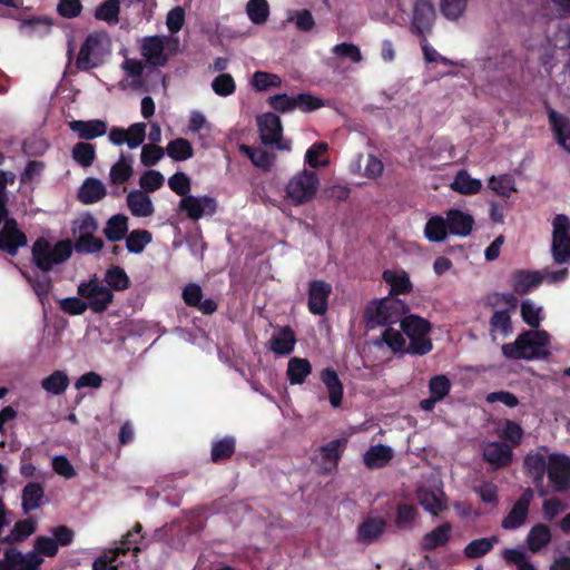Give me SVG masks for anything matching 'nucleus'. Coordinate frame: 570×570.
Here are the masks:
<instances>
[{
    "instance_id": "nucleus-19",
    "label": "nucleus",
    "mask_w": 570,
    "mask_h": 570,
    "mask_svg": "<svg viewBox=\"0 0 570 570\" xmlns=\"http://www.w3.org/2000/svg\"><path fill=\"white\" fill-rule=\"evenodd\" d=\"M101 47V37L98 33H90L82 42L77 60L76 67L81 71L98 67V62L94 61Z\"/></svg>"
},
{
    "instance_id": "nucleus-56",
    "label": "nucleus",
    "mask_w": 570,
    "mask_h": 570,
    "mask_svg": "<svg viewBox=\"0 0 570 570\" xmlns=\"http://www.w3.org/2000/svg\"><path fill=\"white\" fill-rule=\"evenodd\" d=\"M523 322L532 328H538L542 321V307H538L531 299H524L520 306Z\"/></svg>"
},
{
    "instance_id": "nucleus-20",
    "label": "nucleus",
    "mask_w": 570,
    "mask_h": 570,
    "mask_svg": "<svg viewBox=\"0 0 570 570\" xmlns=\"http://www.w3.org/2000/svg\"><path fill=\"white\" fill-rule=\"evenodd\" d=\"M512 449L505 443L489 442L483 449V459L495 470L505 468L512 462Z\"/></svg>"
},
{
    "instance_id": "nucleus-6",
    "label": "nucleus",
    "mask_w": 570,
    "mask_h": 570,
    "mask_svg": "<svg viewBox=\"0 0 570 570\" xmlns=\"http://www.w3.org/2000/svg\"><path fill=\"white\" fill-rule=\"evenodd\" d=\"M261 141L265 146H276L278 150H289L291 142L283 139L281 118L274 112H265L257 117Z\"/></svg>"
},
{
    "instance_id": "nucleus-23",
    "label": "nucleus",
    "mask_w": 570,
    "mask_h": 570,
    "mask_svg": "<svg viewBox=\"0 0 570 570\" xmlns=\"http://www.w3.org/2000/svg\"><path fill=\"white\" fill-rule=\"evenodd\" d=\"M72 132L82 140H92L107 132V122L101 119L72 120L69 122Z\"/></svg>"
},
{
    "instance_id": "nucleus-49",
    "label": "nucleus",
    "mask_w": 570,
    "mask_h": 570,
    "mask_svg": "<svg viewBox=\"0 0 570 570\" xmlns=\"http://www.w3.org/2000/svg\"><path fill=\"white\" fill-rule=\"evenodd\" d=\"M142 525L139 522H136L131 530H129L126 534L122 535L120 540V546L115 549H124L125 554L132 550L135 553H139L141 548L139 543L142 541L144 535L141 534Z\"/></svg>"
},
{
    "instance_id": "nucleus-15",
    "label": "nucleus",
    "mask_w": 570,
    "mask_h": 570,
    "mask_svg": "<svg viewBox=\"0 0 570 570\" xmlns=\"http://www.w3.org/2000/svg\"><path fill=\"white\" fill-rule=\"evenodd\" d=\"M332 285L325 281L315 279L308 284L307 307L313 315H325L328 309V298Z\"/></svg>"
},
{
    "instance_id": "nucleus-63",
    "label": "nucleus",
    "mask_w": 570,
    "mask_h": 570,
    "mask_svg": "<svg viewBox=\"0 0 570 570\" xmlns=\"http://www.w3.org/2000/svg\"><path fill=\"white\" fill-rule=\"evenodd\" d=\"M214 92L222 97L230 96L236 90L234 78L229 73H220L212 82Z\"/></svg>"
},
{
    "instance_id": "nucleus-64",
    "label": "nucleus",
    "mask_w": 570,
    "mask_h": 570,
    "mask_svg": "<svg viewBox=\"0 0 570 570\" xmlns=\"http://www.w3.org/2000/svg\"><path fill=\"white\" fill-rule=\"evenodd\" d=\"M381 338L394 353H405L407 347L405 340L403 335L393 327L385 328Z\"/></svg>"
},
{
    "instance_id": "nucleus-48",
    "label": "nucleus",
    "mask_w": 570,
    "mask_h": 570,
    "mask_svg": "<svg viewBox=\"0 0 570 570\" xmlns=\"http://www.w3.org/2000/svg\"><path fill=\"white\" fill-rule=\"evenodd\" d=\"M71 157L81 167H90L96 158V148L90 142L79 141L72 147Z\"/></svg>"
},
{
    "instance_id": "nucleus-34",
    "label": "nucleus",
    "mask_w": 570,
    "mask_h": 570,
    "mask_svg": "<svg viewBox=\"0 0 570 570\" xmlns=\"http://www.w3.org/2000/svg\"><path fill=\"white\" fill-rule=\"evenodd\" d=\"M235 451L236 439L232 435H226L212 443L210 460L215 464L223 463L229 460L235 454Z\"/></svg>"
},
{
    "instance_id": "nucleus-61",
    "label": "nucleus",
    "mask_w": 570,
    "mask_h": 570,
    "mask_svg": "<svg viewBox=\"0 0 570 570\" xmlns=\"http://www.w3.org/2000/svg\"><path fill=\"white\" fill-rule=\"evenodd\" d=\"M492 332H500L504 335L512 331L511 313L509 309L494 311L490 318Z\"/></svg>"
},
{
    "instance_id": "nucleus-39",
    "label": "nucleus",
    "mask_w": 570,
    "mask_h": 570,
    "mask_svg": "<svg viewBox=\"0 0 570 570\" xmlns=\"http://www.w3.org/2000/svg\"><path fill=\"white\" fill-rule=\"evenodd\" d=\"M128 233V218L124 214L111 216L104 228V234L109 242L116 243L126 237Z\"/></svg>"
},
{
    "instance_id": "nucleus-57",
    "label": "nucleus",
    "mask_w": 570,
    "mask_h": 570,
    "mask_svg": "<svg viewBox=\"0 0 570 570\" xmlns=\"http://www.w3.org/2000/svg\"><path fill=\"white\" fill-rule=\"evenodd\" d=\"M429 393L440 402L450 393L452 383L444 374H438L429 381Z\"/></svg>"
},
{
    "instance_id": "nucleus-2",
    "label": "nucleus",
    "mask_w": 570,
    "mask_h": 570,
    "mask_svg": "<svg viewBox=\"0 0 570 570\" xmlns=\"http://www.w3.org/2000/svg\"><path fill=\"white\" fill-rule=\"evenodd\" d=\"M409 312L407 304L397 297H384L368 303L364 318L368 327L389 326L397 323Z\"/></svg>"
},
{
    "instance_id": "nucleus-13",
    "label": "nucleus",
    "mask_w": 570,
    "mask_h": 570,
    "mask_svg": "<svg viewBox=\"0 0 570 570\" xmlns=\"http://www.w3.org/2000/svg\"><path fill=\"white\" fill-rule=\"evenodd\" d=\"M435 20V8L432 0H416L413 7L411 31L419 37L431 32Z\"/></svg>"
},
{
    "instance_id": "nucleus-38",
    "label": "nucleus",
    "mask_w": 570,
    "mask_h": 570,
    "mask_svg": "<svg viewBox=\"0 0 570 570\" xmlns=\"http://www.w3.org/2000/svg\"><path fill=\"white\" fill-rule=\"evenodd\" d=\"M383 279L391 286L390 297H394V295H405L412 292L413 286L405 272L397 274L392 271H384Z\"/></svg>"
},
{
    "instance_id": "nucleus-40",
    "label": "nucleus",
    "mask_w": 570,
    "mask_h": 570,
    "mask_svg": "<svg viewBox=\"0 0 570 570\" xmlns=\"http://www.w3.org/2000/svg\"><path fill=\"white\" fill-rule=\"evenodd\" d=\"M131 163V155L121 154L119 160L110 168V183L114 185H121L128 181L134 173Z\"/></svg>"
},
{
    "instance_id": "nucleus-12",
    "label": "nucleus",
    "mask_w": 570,
    "mask_h": 570,
    "mask_svg": "<svg viewBox=\"0 0 570 570\" xmlns=\"http://www.w3.org/2000/svg\"><path fill=\"white\" fill-rule=\"evenodd\" d=\"M43 559L36 552L22 554L17 548H8L0 561V570H39Z\"/></svg>"
},
{
    "instance_id": "nucleus-4",
    "label": "nucleus",
    "mask_w": 570,
    "mask_h": 570,
    "mask_svg": "<svg viewBox=\"0 0 570 570\" xmlns=\"http://www.w3.org/2000/svg\"><path fill=\"white\" fill-rule=\"evenodd\" d=\"M31 253L35 265L43 273H48L53 265L62 264L70 258L72 243L69 239H63L51 246L48 239L39 237L33 243Z\"/></svg>"
},
{
    "instance_id": "nucleus-7",
    "label": "nucleus",
    "mask_w": 570,
    "mask_h": 570,
    "mask_svg": "<svg viewBox=\"0 0 570 570\" xmlns=\"http://www.w3.org/2000/svg\"><path fill=\"white\" fill-rule=\"evenodd\" d=\"M551 254L557 264H566L570 261V219L563 214H558L552 222Z\"/></svg>"
},
{
    "instance_id": "nucleus-1",
    "label": "nucleus",
    "mask_w": 570,
    "mask_h": 570,
    "mask_svg": "<svg viewBox=\"0 0 570 570\" xmlns=\"http://www.w3.org/2000/svg\"><path fill=\"white\" fill-rule=\"evenodd\" d=\"M550 335L544 330H530L521 333L513 343L503 344L501 350L509 360H539L547 358Z\"/></svg>"
},
{
    "instance_id": "nucleus-47",
    "label": "nucleus",
    "mask_w": 570,
    "mask_h": 570,
    "mask_svg": "<svg viewBox=\"0 0 570 570\" xmlns=\"http://www.w3.org/2000/svg\"><path fill=\"white\" fill-rule=\"evenodd\" d=\"M105 282L111 291H125L131 284L125 269L117 265H112L106 271Z\"/></svg>"
},
{
    "instance_id": "nucleus-5",
    "label": "nucleus",
    "mask_w": 570,
    "mask_h": 570,
    "mask_svg": "<svg viewBox=\"0 0 570 570\" xmlns=\"http://www.w3.org/2000/svg\"><path fill=\"white\" fill-rule=\"evenodd\" d=\"M320 187V178L313 170L303 169L296 173L285 186V196L294 206L313 200Z\"/></svg>"
},
{
    "instance_id": "nucleus-43",
    "label": "nucleus",
    "mask_w": 570,
    "mask_h": 570,
    "mask_svg": "<svg viewBox=\"0 0 570 570\" xmlns=\"http://www.w3.org/2000/svg\"><path fill=\"white\" fill-rule=\"evenodd\" d=\"M449 229L445 218L440 215L432 216L425 224L424 236L433 243L443 242Z\"/></svg>"
},
{
    "instance_id": "nucleus-16",
    "label": "nucleus",
    "mask_w": 570,
    "mask_h": 570,
    "mask_svg": "<svg viewBox=\"0 0 570 570\" xmlns=\"http://www.w3.org/2000/svg\"><path fill=\"white\" fill-rule=\"evenodd\" d=\"M27 245L26 234L18 228L14 218H7L0 230V249L14 256L20 247Z\"/></svg>"
},
{
    "instance_id": "nucleus-62",
    "label": "nucleus",
    "mask_w": 570,
    "mask_h": 570,
    "mask_svg": "<svg viewBox=\"0 0 570 570\" xmlns=\"http://www.w3.org/2000/svg\"><path fill=\"white\" fill-rule=\"evenodd\" d=\"M165 178L158 170H147L139 178V185L144 193H154L163 187Z\"/></svg>"
},
{
    "instance_id": "nucleus-31",
    "label": "nucleus",
    "mask_w": 570,
    "mask_h": 570,
    "mask_svg": "<svg viewBox=\"0 0 570 570\" xmlns=\"http://www.w3.org/2000/svg\"><path fill=\"white\" fill-rule=\"evenodd\" d=\"M312 374V364L307 358L294 356L287 363L286 377L291 385H302Z\"/></svg>"
},
{
    "instance_id": "nucleus-26",
    "label": "nucleus",
    "mask_w": 570,
    "mask_h": 570,
    "mask_svg": "<svg viewBox=\"0 0 570 570\" xmlns=\"http://www.w3.org/2000/svg\"><path fill=\"white\" fill-rule=\"evenodd\" d=\"M126 202L131 215L135 217H149L155 212L151 198L142 190L129 191Z\"/></svg>"
},
{
    "instance_id": "nucleus-45",
    "label": "nucleus",
    "mask_w": 570,
    "mask_h": 570,
    "mask_svg": "<svg viewBox=\"0 0 570 570\" xmlns=\"http://www.w3.org/2000/svg\"><path fill=\"white\" fill-rule=\"evenodd\" d=\"M165 150L168 157L175 161H184L194 156V148L190 141L185 138L170 140Z\"/></svg>"
},
{
    "instance_id": "nucleus-60",
    "label": "nucleus",
    "mask_w": 570,
    "mask_h": 570,
    "mask_svg": "<svg viewBox=\"0 0 570 570\" xmlns=\"http://www.w3.org/2000/svg\"><path fill=\"white\" fill-rule=\"evenodd\" d=\"M24 277L32 286L40 302L43 303V301L48 298L49 293L52 289L51 278L47 275V273H43L42 275H37L35 277L24 275Z\"/></svg>"
},
{
    "instance_id": "nucleus-52",
    "label": "nucleus",
    "mask_w": 570,
    "mask_h": 570,
    "mask_svg": "<svg viewBox=\"0 0 570 570\" xmlns=\"http://www.w3.org/2000/svg\"><path fill=\"white\" fill-rule=\"evenodd\" d=\"M104 242L94 234L78 235L72 248L79 254H95L102 249Z\"/></svg>"
},
{
    "instance_id": "nucleus-18",
    "label": "nucleus",
    "mask_w": 570,
    "mask_h": 570,
    "mask_svg": "<svg viewBox=\"0 0 570 570\" xmlns=\"http://www.w3.org/2000/svg\"><path fill=\"white\" fill-rule=\"evenodd\" d=\"M140 53L153 67H164L168 62L165 53V42L160 36H148L141 41Z\"/></svg>"
},
{
    "instance_id": "nucleus-55",
    "label": "nucleus",
    "mask_w": 570,
    "mask_h": 570,
    "mask_svg": "<svg viewBox=\"0 0 570 570\" xmlns=\"http://www.w3.org/2000/svg\"><path fill=\"white\" fill-rule=\"evenodd\" d=\"M502 557L508 564H513L517 570H537L533 563L529 561V557L521 549H504Z\"/></svg>"
},
{
    "instance_id": "nucleus-53",
    "label": "nucleus",
    "mask_w": 570,
    "mask_h": 570,
    "mask_svg": "<svg viewBox=\"0 0 570 570\" xmlns=\"http://www.w3.org/2000/svg\"><path fill=\"white\" fill-rule=\"evenodd\" d=\"M246 12L254 24L265 23L269 16L267 0H249L246 4Z\"/></svg>"
},
{
    "instance_id": "nucleus-11",
    "label": "nucleus",
    "mask_w": 570,
    "mask_h": 570,
    "mask_svg": "<svg viewBox=\"0 0 570 570\" xmlns=\"http://www.w3.org/2000/svg\"><path fill=\"white\" fill-rule=\"evenodd\" d=\"M178 210L185 213L188 219L197 222L205 215H214L217 210V202L210 196L189 195L180 199Z\"/></svg>"
},
{
    "instance_id": "nucleus-32",
    "label": "nucleus",
    "mask_w": 570,
    "mask_h": 570,
    "mask_svg": "<svg viewBox=\"0 0 570 570\" xmlns=\"http://www.w3.org/2000/svg\"><path fill=\"white\" fill-rule=\"evenodd\" d=\"M450 188L460 195L471 196L482 189V183L480 179L472 178L466 169H460L450 184Z\"/></svg>"
},
{
    "instance_id": "nucleus-54",
    "label": "nucleus",
    "mask_w": 570,
    "mask_h": 570,
    "mask_svg": "<svg viewBox=\"0 0 570 570\" xmlns=\"http://www.w3.org/2000/svg\"><path fill=\"white\" fill-rule=\"evenodd\" d=\"M252 85L256 91H266L281 87L282 79L278 75L258 70L253 75Z\"/></svg>"
},
{
    "instance_id": "nucleus-37",
    "label": "nucleus",
    "mask_w": 570,
    "mask_h": 570,
    "mask_svg": "<svg viewBox=\"0 0 570 570\" xmlns=\"http://www.w3.org/2000/svg\"><path fill=\"white\" fill-rule=\"evenodd\" d=\"M239 150L242 154L249 158L255 167L265 171L269 170L273 163L275 161V155L261 147L240 145Z\"/></svg>"
},
{
    "instance_id": "nucleus-58",
    "label": "nucleus",
    "mask_w": 570,
    "mask_h": 570,
    "mask_svg": "<svg viewBox=\"0 0 570 570\" xmlns=\"http://www.w3.org/2000/svg\"><path fill=\"white\" fill-rule=\"evenodd\" d=\"M417 515V509L413 504L400 503L396 507L395 525L397 529L412 527Z\"/></svg>"
},
{
    "instance_id": "nucleus-35",
    "label": "nucleus",
    "mask_w": 570,
    "mask_h": 570,
    "mask_svg": "<svg viewBox=\"0 0 570 570\" xmlns=\"http://www.w3.org/2000/svg\"><path fill=\"white\" fill-rule=\"evenodd\" d=\"M393 458V450L383 444L372 445L364 454V464L368 469L385 466Z\"/></svg>"
},
{
    "instance_id": "nucleus-44",
    "label": "nucleus",
    "mask_w": 570,
    "mask_h": 570,
    "mask_svg": "<svg viewBox=\"0 0 570 570\" xmlns=\"http://www.w3.org/2000/svg\"><path fill=\"white\" fill-rule=\"evenodd\" d=\"M347 446V439L340 438L327 442L320 446L318 451L326 462H332L334 466H337L338 461L343 456V453Z\"/></svg>"
},
{
    "instance_id": "nucleus-27",
    "label": "nucleus",
    "mask_w": 570,
    "mask_h": 570,
    "mask_svg": "<svg viewBox=\"0 0 570 570\" xmlns=\"http://www.w3.org/2000/svg\"><path fill=\"white\" fill-rule=\"evenodd\" d=\"M386 529V521L382 518L367 517L357 528V540L372 543L381 538Z\"/></svg>"
},
{
    "instance_id": "nucleus-24",
    "label": "nucleus",
    "mask_w": 570,
    "mask_h": 570,
    "mask_svg": "<svg viewBox=\"0 0 570 570\" xmlns=\"http://www.w3.org/2000/svg\"><path fill=\"white\" fill-rule=\"evenodd\" d=\"M296 335L289 325L279 327L269 340V348L277 355H289L296 345Z\"/></svg>"
},
{
    "instance_id": "nucleus-41",
    "label": "nucleus",
    "mask_w": 570,
    "mask_h": 570,
    "mask_svg": "<svg viewBox=\"0 0 570 570\" xmlns=\"http://www.w3.org/2000/svg\"><path fill=\"white\" fill-rule=\"evenodd\" d=\"M499 542V537L480 538L469 542L463 550L464 557L468 559H479L488 554Z\"/></svg>"
},
{
    "instance_id": "nucleus-30",
    "label": "nucleus",
    "mask_w": 570,
    "mask_h": 570,
    "mask_svg": "<svg viewBox=\"0 0 570 570\" xmlns=\"http://www.w3.org/2000/svg\"><path fill=\"white\" fill-rule=\"evenodd\" d=\"M452 525L450 522H444L432 531L424 534L422 539V549L424 551H433L438 548L444 547L451 539Z\"/></svg>"
},
{
    "instance_id": "nucleus-22",
    "label": "nucleus",
    "mask_w": 570,
    "mask_h": 570,
    "mask_svg": "<svg viewBox=\"0 0 570 570\" xmlns=\"http://www.w3.org/2000/svg\"><path fill=\"white\" fill-rule=\"evenodd\" d=\"M445 220L449 233L462 237L470 235L474 225L472 215L456 208L446 212Z\"/></svg>"
},
{
    "instance_id": "nucleus-17",
    "label": "nucleus",
    "mask_w": 570,
    "mask_h": 570,
    "mask_svg": "<svg viewBox=\"0 0 570 570\" xmlns=\"http://www.w3.org/2000/svg\"><path fill=\"white\" fill-rule=\"evenodd\" d=\"M547 114L557 144L570 154V118L548 105Z\"/></svg>"
},
{
    "instance_id": "nucleus-25",
    "label": "nucleus",
    "mask_w": 570,
    "mask_h": 570,
    "mask_svg": "<svg viewBox=\"0 0 570 570\" xmlns=\"http://www.w3.org/2000/svg\"><path fill=\"white\" fill-rule=\"evenodd\" d=\"M543 281L542 275L538 271H525V269H517L512 274V287L517 294H528L539 285H541Z\"/></svg>"
},
{
    "instance_id": "nucleus-46",
    "label": "nucleus",
    "mask_w": 570,
    "mask_h": 570,
    "mask_svg": "<svg viewBox=\"0 0 570 570\" xmlns=\"http://www.w3.org/2000/svg\"><path fill=\"white\" fill-rule=\"evenodd\" d=\"M120 13V1L119 0H106L99 4L94 17L99 21H105L108 24H117L119 22Z\"/></svg>"
},
{
    "instance_id": "nucleus-59",
    "label": "nucleus",
    "mask_w": 570,
    "mask_h": 570,
    "mask_svg": "<svg viewBox=\"0 0 570 570\" xmlns=\"http://www.w3.org/2000/svg\"><path fill=\"white\" fill-rule=\"evenodd\" d=\"M125 556L124 549H109L101 556L95 559L92 570H118V566L114 562L120 557Z\"/></svg>"
},
{
    "instance_id": "nucleus-28",
    "label": "nucleus",
    "mask_w": 570,
    "mask_h": 570,
    "mask_svg": "<svg viewBox=\"0 0 570 570\" xmlns=\"http://www.w3.org/2000/svg\"><path fill=\"white\" fill-rule=\"evenodd\" d=\"M351 171L374 179L382 175L383 163L374 155L364 156L360 154L356 161L351 165Z\"/></svg>"
},
{
    "instance_id": "nucleus-36",
    "label": "nucleus",
    "mask_w": 570,
    "mask_h": 570,
    "mask_svg": "<svg viewBox=\"0 0 570 570\" xmlns=\"http://www.w3.org/2000/svg\"><path fill=\"white\" fill-rule=\"evenodd\" d=\"M45 497L43 487L38 482H29L22 490V510L26 514L38 509Z\"/></svg>"
},
{
    "instance_id": "nucleus-8",
    "label": "nucleus",
    "mask_w": 570,
    "mask_h": 570,
    "mask_svg": "<svg viewBox=\"0 0 570 570\" xmlns=\"http://www.w3.org/2000/svg\"><path fill=\"white\" fill-rule=\"evenodd\" d=\"M546 474L552 492H568L570 490V458L563 453L549 454Z\"/></svg>"
},
{
    "instance_id": "nucleus-21",
    "label": "nucleus",
    "mask_w": 570,
    "mask_h": 570,
    "mask_svg": "<svg viewBox=\"0 0 570 570\" xmlns=\"http://www.w3.org/2000/svg\"><path fill=\"white\" fill-rule=\"evenodd\" d=\"M320 379L328 392L332 407H340L343 402L344 386L337 372L333 367H325L322 370Z\"/></svg>"
},
{
    "instance_id": "nucleus-3",
    "label": "nucleus",
    "mask_w": 570,
    "mask_h": 570,
    "mask_svg": "<svg viewBox=\"0 0 570 570\" xmlns=\"http://www.w3.org/2000/svg\"><path fill=\"white\" fill-rule=\"evenodd\" d=\"M400 323L402 332L410 340L406 354L423 356L433 350L432 340L429 337L432 326L428 320L414 314H405Z\"/></svg>"
},
{
    "instance_id": "nucleus-14",
    "label": "nucleus",
    "mask_w": 570,
    "mask_h": 570,
    "mask_svg": "<svg viewBox=\"0 0 570 570\" xmlns=\"http://www.w3.org/2000/svg\"><path fill=\"white\" fill-rule=\"evenodd\" d=\"M534 492L531 488L523 490L519 499L514 502L511 510L503 518L501 527L504 530H515L522 527L528 518L529 508L533 500Z\"/></svg>"
},
{
    "instance_id": "nucleus-42",
    "label": "nucleus",
    "mask_w": 570,
    "mask_h": 570,
    "mask_svg": "<svg viewBox=\"0 0 570 570\" xmlns=\"http://www.w3.org/2000/svg\"><path fill=\"white\" fill-rule=\"evenodd\" d=\"M69 376L60 370L53 371L49 376L41 380V387L52 394L61 395L69 386Z\"/></svg>"
},
{
    "instance_id": "nucleus-51",
    "label": "nucleus",
    "mask_w": 570,
    "mask_h": 570,
    "mask_svg": "<svg viewBox=\"0 0 570 570\" xmlns=\"http://www.w3.org/2000/svg\"><path fill=\"white\" fill-rule=\"evenodd\" d=\"M489 188L494 191L498 196L509 198L514 193L515 184L514 179L510 175L492 176L489 179Z\"/></svg>"
},
{
    "instance_id": "nucleus-33",
    "label": "nucleus",
    "mask_w": 570,
    "mask_h": 570,
    "mask_svg": "<svg viewBox=\"0 0 570 570\" xmlns=\"http://www.w3.org/2000/svg\"><path fill=\"white\" fill-rule=\"evenodd\" d=\"M551 539L550 528L544 523H538L530 529L527 535L528 549L538 553L551 542Z\"/></svg>"
},
{
    "instance_id": "nucleus-50",
    "label": "nucleus",
    "mask_w": 570,
    "mask_h": 570,
    "mask_svg": "<svg viewBox=\"0 0 570 570\" xmlns=\"http://www.w3.org/2000/svg\"><path fill=\"white\" fill-rule=\"evenodd\" d=\"M153 240V235L147 229H134L126 238L128 252L139 254Z\"/></svg>"
},
{
    "instance_id": "nucleus-9",
    "label": "nucleus",
    "mask_w": 570,
    "mask_h": 570,
    "mask_svg": "<svg viewBox=\"0 0 570 570\" xmlns=\"http://www.w3.org/2000/svg\"><path fill=\"white\" fill-rule=\"evenodd\" d=\"M78 294L87 299V305L94 313H104L114 301L111 289L99 283L96 277L88 283H81L78 286Z\"/></svg>"
},
{
    "instance_id": "nucleus-29",
    "label": "nucleus",
    "mask_w": 570,
    "mask_h": 570,
    "mask_svg": "<svg viewBox=\"0 0 570 570\" xmlns=\"http://www.w3.org/2000/svg\"><path fill=\"white\" fill-rule=\"evenodd\" d=\"M106 194V187L99 179L88 177L78 190V199L85 205H90L101 200Z\"/></svg>"
},
{
    "instance_id": "nucleus-10",
    "label": "nucleus",
    "mask_w": 570,
    "mask_h": 570,
    "mask_svg": "<svg viewBox=\"0 0 570 570\" xmlns=\"http://www.w3.org/2000/svg\"><path fill=\"white\" fill-rule=\"evenodd\" d=\"M549 465V456L547 458L542 452H529L523 460L524 473L532 479L540 497L549 494L548 489L544 487V475Z\"/></svg>"
}]
</instances>
